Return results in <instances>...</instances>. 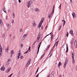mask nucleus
<instances>
[{"label":"nucleus","instance_id":"nucleus-1","mask_svg":"<svg viewBox=\"0 0 77 77\" xmlns=\"http://www.w3.org/2000/svg\"><path fill=\"white\" fill-rule=\"evenodd\" d=\"M41 32H39L38 35V37H37V40L36 41L34 42L33 44H34V45H35V44L36 41H39V38H41Z\"/></svg>","mask_w":77,"mask_h":77},{"label":"nucleus","instance_id":"nucleus-2","mask_svg":"<svg viewBox=\"0 0 77 77\" xmlns=\"http://www.w3.org/2000/svg\"><path fill=\"white\" fill-rule=\"evenodd\" d=\"M74 52L72 51V57L73 59L72 63H75V60H74Z\"/></svg>","mask_w":77,"mask_h":77},{"label":"nucleus","instance_id":"nucleus-3","mask_svg":"<svg viewBox=\"0 0 77 77\" xmlns=\"http://www.w3.org/2000/svg\"><path fill=\"white\" fill-rule=\"evenodd\" d=\"M54 6L53 9L52 10V12L51 13H50V14H49V15H48V17H49V18H50L51 17V15H52V14H53V13L54 11Z\"/></svg>","mask_w":77,"mask_h":77},{"label":"nucleus","instance_id":"nucleus-4","mask_svg":"<svg viewBox=\"0 0 77 77\" xmlns=\"http://www.w3.org/2000/svg\"><path fill=\"white\" fill-rule=\"evenodd\" d=\"M53 38V34H52L51 37L50 39L48 40V42H51V41H52V39Z\"/></svg>","mask_w":77,"mask_h":77},{"label":"nucleus","instance_id":"nucleus-5","mask_svg":"<svg viewBox=\"0 0 77 77\" xmlns=\"http://www.w3.org/2000/svg\"><path fill=\"white\" fill-rule=\"evenodd\" d=\"M68 63V61L67 60H66L64 63V68H65V67H66V64Z\"/></svg>","mask_w":77,"mask_h":77},{"label":"nucleus","instance_id":"nucleus-6","mask_svg":"<svg viewBox=\"0 0 77 77\" xmlns=\"http://www.w3.org/2000/svg\"><path fill=\"white\" fill-rule=\"evenodd\" d=\"M11 69V67H8V68L7 69L6 71V72H9V71H10Z\"/></svg>","mask_w":77,"mask_h":77},{"label":"nucleus","instance_id":"nucleus-7","mask_svg":"<svg viewBox=\"0 0 77 77\" xmlns=\"http://www.w3.org/2000/svg\"><path fill=\"white\" fill-rule=\"evenodd\" d=\"M73 18H75L76 17V14L75 13H73L72 14Z\"/></svg>","mask_w":77,"mask_h":77},{"label":"nucleus","instance_id":"nucleus-8","mask_svg":"<svg viewBox=\"0 0 77 77\" xmlns=\"http://www.w3.org/2000/svg\"><path fill=\"white\" fill-rule=\"evenodd\" d=\"M42 43V42H40V43L38 44V50L37 51V54L38 53V51H39V48H40V46L41 45V44Z\"/></svg>","mask_w":77,"mask_h":77},{"label":"nucleus","instance_id":"nucleus-9","mask_svg":"<svg viewBox=\"0 0 77 77\" xmlns=\"http://www.w3.org/2000/svg\"><path fill=\"white\" fill-rule=\"evenodd\" d=\"M54 72L53 71L52 72V73L50 75V77H54Z\"/></svg>","mask_w":77,"mask_h":77},{"label":"nucleus","instance_id":"nucleus-10","mask_svg":"<svg viewBox=\"0 0 77 77\" xmlns=\"http://www.w3.org/2000/svg\"><path fill=\"white\" fill-rule=\"evenodd\" d=\"M30 60L29 61L26 65V67H27L29 65H30Z\"/></svg>","mask_w":77,"mask_h":77},{"label":"nucleus","instance_id":"nucleus-11","mask_svg":"<svg viewBox=\"0 0 77 77\" xmlns=\"http://www.w3.org/2000/svg\"><path fill=\"white\" fill-rule=\"evenodd\" d=\"M44 18H42L41 19V21L40 22V24H42L43 21H44Z\"/></svg>","mask_w":77,"mask_h":77},{"label":"nucleus","instance_id":"nucleus-12","mask_svg":"<svg viewBox=\"0 0 77 77\" xmlns=\"http://www.w3.org/2000/svg\"><path fill=\"white\" fill-rule=\"evenodd\" d=\"M32 26L34 27H35L36 26V24L35 22L34 21L32 22Z\"/></svg>","mask_w":77,"mask_h":77},{"label":"nucleus","instance_id":"nucleus-13","mask_svg":"<svg viewBox=\"0 0 77 77\" xmlns=\"http://www.w3.org/2000/svg\"><path fill=\"white\" fill-rule=\"evenodd\" d=\"M0 23L1 24L0 26L1 27H2V26H3V22L2 20H0Z\"/></svg>","mask_w":77,"mask_h":77},{"label":"nucleus","instance_id":"nucleus-14","mask_svg":"<svg viewBox=\"0 0 77 77\" xmlns=\"http://www.w3.org/2000/svg\"><path fill=\"white\" fill-rule=\"evenodd\" d=\"M34 11L35 12H39V10L38 8H35L34 10Z\"/></svg>","mask_w":77,"mask_h":77},{"label":"nucleus","instance_id":"nucleus-15","mask_svg":"<svg viewBox=\"0 0 77 77\" xmlns=\"http://www.w3.org/2000/svg\"><path fill=\"white\" fill-rule=\"evenodd\" d=\"M42 25V23H39V26H38V29H40V28L41 27V26H42L41 25Z\"/></svg>","mask_w":77,"mask_h":77},{"label":"nucleus","instance_id":"nucleus-16","mask_svg":"<svg viewBox=\"0 0 77 77\" xmlns=\"http://www.w3.org/2000/svg\"><path fill=\"white\" fill-rule=\"evenodd\" d=\"M5 68L4 67H2L1 68V71H5Z\"/></svg>","mask_w":77,"mask_h":77},{"label":"nucleus","instance_id":"nucleus-17","mask_svg":"<svg viewBox=\"0 0 77 77\" xmlns=\"http://www.w3.org/2000/svg\"><path fill=\"white\" fill-rule=\"evenodd\" d=\"M7 26L8 27V28H11V25L8 23L7 24Z\"/></svg>","mask_w":77,"mask_h":77},{"label":"nucleus","instance_id":"nucleus-18","mask_svg":"<svg viewBox=\"0 0 77 77\" xmlns=\"http://www.w3.org/2000/svg\"><path fill=\"white\" fill-rule=\"evenodd\" d=\"M9 50V47H8L7 48H5V50L6 53H8V50Z\"/></svg>","mask_w":77,"mask_h":77},{"label":"nucleus","instance_id":"nucleus-19","mask_svg":"<svg viewBox=\"0 0 77 77\" xmlns=\"http://www.w3.org/2000/svg\"><path fill=\"white\" fill-rule=\"evenodd\" d=\"M20 54H21L20 53L18 54V56L17 57V59H18L20 58Z\"/></svg>","mask_w":77,"mask_h":77},{"label":"nucleus","instance_id":"nucleus-20","mask_svg":"<svg viewBox=\"0 0 77 77\" xmlns=\"http://www.w3.org/2000/svg\"><path fill=\"white\" fill-rule=\"evenodd\" d=\"M69 33L71 35H72V34H73V31L72 30H71L69 31Z\"/></svg>","mask_w":77,"mask_h":77},{"label":"nucleus","instance_id":"nucleus-21","mask_svg":"<svg viewBox=\"0 0 77 77\" xmlns=\"http://www.w3.org/2000/svg\"><path fill=\"white\" fill-rule=\"evenodd\" d=\"M61 64V63L60 62H59V64H58V66L59 68H60V64Z\"/></svg>","mask_w":77,"mask_h":77},{"label":"nucleus","instance_id":"nucleus-22","mask_svg":"<svg viewBox=\"0 0 77 77\" xmlns=\"http://www.w3.org/2000/svg\"><path fill=\"white\" fill-rule=\"evenodd\" d=\"M50 47V45H48V46H47V47L46 48V50H48V49L49 47Z\"/></svg>","mask_w":77,"mask_h":77},{"label":"nucleus","instance_id":"nucleus-23","mask_svg":"<svg viewBox=\"0 0 77 77\" xmlns=\"http://www.w3.org/2000/svg\"><path fill=\"white\" fill-rule=\"evenodd\" d=\"M75 45H76L77 47V42H76V41H75L74 42Z\"/></svg>","mask_w":77,"mask_h":77},{"label":"nucleus","instance_id":"nucleus-24","mask_svg":"<svg viewBox=\"0 0 77 77\" xmlns=\"http://www.w3.org/2000/svg\"><path fill=\"white\" fill-rule=\"evenodd\" d=\"M27 7H28V8H29L30 7V3H28L27 4Z\"/></svg>","mask_w":77,"mask_h":77},{"label":"nucleus","instance_id":"nucleus-25","mask_svg":"<svg viewBox=\"0 0 77 77\" xmlns=\"http://www.w3.org/2000/svg\"><path fill=\"white\" fill-rule=\"evenodd\" d=\"M0 51H2V46H1V45H0Z\"/></svg>","mask_w":77,"mask_h":77},{"label":"nucleus","instance_id":"nucleus-26","mask_svg":"<svg viewBox=\"0 0 77 77\" xmlns=\"http://www.w3.org/2000/svg\"><path fill=\"white\" fill-rule=\"evenodd\" d=\"M68 51V45H67L66 52H67Z\"/></svg>","mask_w":77,"mask_h":77},{"label":"nucleus","instance_id":"nucleus-27","mask_svg":"<svg viewBox=\"0 0 77 77\" xmlns=\"http://www.w3.org/2000/svg\"><path fill=\"white\" fill-rule=\"evenodd\" d=\"M27 34H26L25 35H24L23 36V38H26V36H27Z\"/></svg>","mask_w":77,"mask_h":77},{"label":"nucleus","instance_id":"nucleus-28","mask_svg":"<svg viewBox=\"0 0 77 77\" xmlns=\"http://www.w3.org/2000/svg\"><path fill=\"white\" fill-rule=\"evenodd\" d=\"M21 46L20 47V48H23V43H21Z\"/></svg>","mask_w":77,"mask_h":77},{"label":"nucleus","instance_id":"nucleus-29","mask_svg":"<svg viewBox=\"0 0 77 77\" xmlns=\"http://www.w3.org/2000/svg\"><path fill=\"white\" fill-rule=\"evenodd\" d=\"M61 28H62V26H59V29H58V30H60V29H61Z\"/></svg>","mask_w":77,"mask_h":77},{"label":"nucleus","instance_id":"nucleus-30","mask_svg":"<svg viewBox=\"0 0 77 77\" xmlns=\"http://www.w3.org/2000/svg\"><path fill=\"white\" fill-rule=\"evenodd\" d=\"M5 36V35L3 34H2V37L4 38Z\"/></svg>","mask_w":77,"mask_h":77},{"label":"nucleus","instance_id":"nucleus-31","mask_svg":"<svg viewBox=\"0 0 77 77\" xmlns=\"http://www.w3.org/2000/svg\"><path fill=\"white\" fill-rule=\"evenodd\" d=\"M9 65V63L7 62L6 63V65L7 66H8V65Z\"/></svg>","mask_w":77,"mask_h":77},{"label":"nucleus","instance_id":"nucleus-32","mask_svg":"<svg viewBox=\"0 0 77 77\" xmlns=\"http://www.w3.org/2000/svg\"><path fill=\"white\" fill-rule=\"evenodd\" d=\"M65 23H66V21H64V22H63V26H65Z\"/></svg>","mask_w":77,"mask_h":77},{"label":"nucleus","instance_id":"nucleus-33","mask_svg":"<svg viewBox=\"0 0 77 77\" xmlns=\"http://www.w3.org/2000/svg\"><path fill=\"white\" fill-rule=\"evenodd\" d=\"M14 51L13 50H12L11 52V54H14Z\"/></svg>","mask_w":77,"mask_h":77},{"label":"nucleus","instance_id":"nucleus-34","mask_svg":"<svg viewBox=\"0 0 77 77\" xmlns=\"http://www.w3.org/2000/svg\"><path fill=\"white\" fill-rule=\"evenodd\" d=\"M2 51H0V56L1 57L2 54Z\"/></svg>","mask_w":77,"mask_h":77},{"label":"nucleus","instance_id":"nucleus-35","mask_svg":"<svg viewBox=\"0 0 77 77\" xmlns=\"http://www.w3.org/2000/svg\"><path fill=\"white\" fill-rule=\"evenodd\" d=\"M20 58L21 59H23V58L24 57H23V55H20Z\"/></svg>","mask_w":77,"mask_h":77},{"label":"nucleus","instance_id":"nucleus-36","mask_svg":"<svg viewBox=\"0 0 77 77\" xmlns=\"http://www.w3.org/2000/svg\"><path fill=\"white\" fill-rule=\"evenodd\" d=\"M34 47H35V45H34V44H33V45H32V48H34Z\"/></svg>","mask_w":77,"mask_h":77},{"label":"nucleus","instance_id":"nucleus-37","mask_svg":"<svg viewBox=\"0 0 77 77\" xmlns=\"http://www.w3.org/2000/svg\"><path fill=\"white\" fill-rule=\"evenodd\" d=\"M62 5V4H60V5L59 6V9H61V6Z\"/></svg>","mask_w":77,"mask_h":77},{"label":"nucleus","instance_id":"nucleus-38","mask_svg":"<svg viewBox=\"0 0 77 77\" xmlns=\"http://www.w3.org/2000/svg\"><path fill=\"white\" fill-rule=\"evenodd\" d=\"M59 42V41H57V42H56V43L55 44H56V46H57V45H58V42Z\"/></svg>","mask_w":77,"mask_h":77},{"label":"nucleus","instance_id":"nucleus-39","mask_svg":"<svg viewBox=\"0 0 77 77\" xmlns=\"http://www.w3.org/2000/svg\"><path fill=\"white\" fill-rule=\"evenodd\" d=\"M13 17L14 18L15 17V14H14V13H13Z\"/></svg>","mask_w":77,"mask_h":77},{"label":"nucleus","instance_id":"nucleus-40","mask_svg":"<svg viewBox=\"0 0 77 77\" xmlns=\"http://www.w3.org/2000/svg\"><path fill=\"white\" fill-rule=\"evenodd\" d=\"M51 33H52V32H51L50 34L46 36L45 37V38H46L47 36H48V35H50V34H51Z\"/></svg>","mask_w":77,"mask_h":77},{"label":"nucleus","instance_id":"nucleus-41","mask_svg":"<svg viewBox=\"0 0 77 77\" xmlns=\"http://www.w3.org/2000/svg\"><path fill=\"white\" fill-rule=\"evenodd\" d=\"M44 56V54L41 56V58H42Z\"/></svg>","mask_w":77,"mask_h":77},{"label":"nucleus","instance_id":"nucleus-42","mask_svg":"<svg viewBox=\"0 0 77 77\" xmlns=\"http://www.w3.org/2000/svg\"><path fill=\"white\" fill-rule=\"evenodd\" d=\"M28 50H27L26 51L24 52V54H27V53H28Z\"/></svg>","mask_w":77,"mask_h":77},{"label":"nucleus","instance_id":"nucleus-43","mask_svg":"<svg viewBox=\"0 0 77 77\" xmlns=\"http://www.w3.org/2000/svg\"><path fill=\"white\" fill-rule=\"evenodd\" d=\"M20 32H23V30L22 29H20Z\"/></svg>","mask_w":77,"mask_h":77},{"label":"nucleus","instance_id":"nucleus-44","mask_svg":"<svg viewBox=\"0 0 77 77\" xmlns=\"http://www.w3.org/2000/svg\"><path fill=\"white\" fill-rule=\"evenodd\" d=\"M55 45H56V44H54V45L53 47L52 48L54 49V47H55Z\"/></svg>","mask_w":77,"mask_h":77},{"label":"nucleus","instance_id":"nucleus-45","mask_svg":"<svg viewBox=\"0 0 77 77\" xmlns=\"http://www.w3.org/2000/svg\"><path fill=\"white\" fill-rule=\"evenodd\" d=\"M4 10H3V11L4 12H5L6 13V11H5V7L4 8Z\"/></svg>","mask_w":77,"mask_h":77},{"label":"nucleus","instance_id":"nucleus-46","mask_svg":"<svg viewBox=\"0 0 77 77\" xmlns=\"http://www.w3.org/2000/svg\"><path fill=\"white\" fill-rule=\"evenodd\" d=\"M14 23V20H13L12 21V23L13 24Z\"/></svg>","mask_w":77,"mask_h":77},{"label":"nucleus","instance_id":"nucleus-47","mask_svg":"<svg viewBox=\"0 0 77 77\" xmlns=\"http://www.w3.org/2000/svg\"><path fill=\"white\" fill-rule=\"evenodd\" d=\"M24 37H23L22 38V41H23L24 39Z\"/></svg>","mask_w":77,"mask_h":77},{"label":"nucleus","instance_id":"nucleus-48","mask_svg":"<svg viewBox=\"0 0 77 77\" xmlns=\"http://www.w3.org/2000/svg\"><path fill=\"white\" fill-rule=\"evenodd\" d=\"M66 33H67L66 37H68V32H67Z\"/></svg>","mask_w":77,"mask_h":77},{"label":"nucleus","instance_id":"nucleus-49","mask_svg":"<svg viewBox=\"0 0 77 77\" xmlns=\"http://www.w3.org/2000/svg\"><path fill=\"white\" fill-rule=\"evenodd\" d=\"M30 48H31V47L29 46V48L28 49V50H30Z\"/></svg>","mask_w":77,"mask_h":77},{"label":"nucleus","instance_id":"nucleus-50","mask_svg":"<svg viewBox=\"0 0 77 77\" xmlns=\"http://www.w3.org/2000/svg\"><path fill=\"white\" fill-rule=\"evenodd\" d=\"M29 4L30 3V5H31V4L32 3V1H30L28 3Z\"/></svg>","mask_w":77,"mask_h":77},{"label":"nucleus","instance_id":"nucleus-51","mask_svg":"<svg viewBox=\"0 0 77 77\" xmlns=\"http://www.w3.org/2000/svg\"><path fill=\"white\" fill-rule=\"evenodd\" d=\"M38 69H39V67L38 68L37 70H36V73L38 72Z\"/></svg>","mask_w":77,"mask_h":77},{"label":"nucleus","instance_id":"nucleus-52","mask_svg":"<svg viewBox=\"0 0 77 77\" xmlns=\"http://www.w3.org/2000/svg\"><path fill=\"white\" fill-rule=\"evenodd\" d=\"M70 0V3L72 4L73 3L72 1V0Z\"/></svg>","mask_w":77,"mask_h":77},{"label":"nucleus","instance_id":"nucleus-53","mask_svg":"<svg viewBox=\"0 0 77 77\" xmlns=\"http://www.w3.org/2000/svg\"><path fill=\"white\" fill-rule=\"evenodd\" d=\"M12 36V34H10V38H11V36Z\"/></svg>","mask_w":77,"mask_h":77},{"label":"nucleus","instance_id":"nucleus-54","mask_svg":"<svg viewBox=\"0 0 77 77\" xmlns=\"http://www.w3.org/2000/svg\"><path fill=\"white\" fill-rule=\"evenodd\" d=\"M19 3H21V0H18Z\"/></svg>","mask_w":77,"mask_h":77},{"label":"nucleus","instance_id":"nucleus-55","mask_svg":"<svg viewBox=\"0 0 77 77\" xmlns=\"http://www.w3.org/2000/svg\"><path fill=\"white\" fill-rule=\"evenodd\" d=\"M41 29H42V30H43V26H42Z\"/></svg>","mask_w":77,"mask_h":77},{"label":"nucleus","instance_id":"nucleus-56","mask_svg":"<svg viewBox=\"0 0 77 77\" xmlns=\"http://www.w3.org/2000/svg\"><path fill=\"white\" fill-rule=\"evenodd\" d=\"M20 72L19 71L18 72V74H20Z\"/></svg>","mask_w":77,"mask_h":77},{"label":"nucleus","instance_id":"nucleus-57","mask_svg":"<svg viewBox=\"0 0 77 77\" xmlns=\"http://www.w3.org/2000/svg\"><path fill=\"white\" fill-rule=\"evenodd\" d=\"M75 70L77 71V66H76V67L75 68Z\"/></svg>","mask_w":77,"mask_h":77},{"label":"nucleus","instance_id":"nucleus-58","mask_svg":"<svg viewBox=\"0 0 77 77\" xmlns=\"http://www.w3.org/2000/svg\"><path fill=\"white\" fill-rule=\"evenodd\" d=\"M9 60H8V61H7V62L9 63Z\"/></svg>","mask_w":77,"mask_h":77},{"label":"nucleus","instance_id":"nucleus-59","mask_svg":"<svg viewBox=\"0 0 77 77\" xmlns=\"http://www.w3.org/2000/svg\"><path fill=\"white\" fill-rule=\"evenodd\" d=\"M65 21V20H62V22H64V21Z\"/></svg>","mask_w":77,"mask_h":77},{"label":"nucleus","instance_id":"nucleus-60","mask_svg":"<svg viewBox=\"0 0 77 77\" xmlns=\"http://www.w3.org/2000/svg\"><path fill=\"white\" fill-rule=\"evenodd\" d=\"M47 77H50V75H48Z\"/></svg>","mask_w":77,"mask_h":77},{"label":"nucleus","instance_id":"nucleus-61","mask_svg":"<svg viewBox=\"0 0 77 77\" xmlns=\"http://www.w3.org/2000/svg\"><path fill=\"white\" fill-rule=\"evenodd\" d=\"M8 12H10V10H9V9H8Z\"/></svg>","mask_w":77,"mask_h":77},{"label":"nucleus","instance_id":"nucleus-62","mask_svg":"<svg viewBox=\"0 0 77 77\" xmlns=\"http://www.w3.org/2000/svg\"><path fill=\"white\" fill-rule=\"evenodd\" d=\"M52 52V51L51 50L50 51V54L51 52Z\"/></svg>","mask_w":77,"mask_h":77},{"label":"nucleus","instance_id":"nucleus-63","mask_svg":"<svg viewBox=\"0 0 77 77\" xmlns=\"http://www.w3.org/2000/svg\"><path fill=\"white\" fill-rule=\"evenodd\" d=\"M12 73L11 74V75H10L11 76H11H12Z\"/></svg>","mask_w":77,"mask_h":77},{"label":"nucleus","instance_id":"nucleus-64","mask_svg":"<svg viewBox=\"0 0 77 77\" xmlns=\"http://www.w3.org/2000/svg\"><path fill=\"white\" fill-rule=\"evenodd\" d=\"M8 77H11V76L10 75L8 76Z\"/></svg>","mask_w":77,"mask_h":77}]
</instances>
